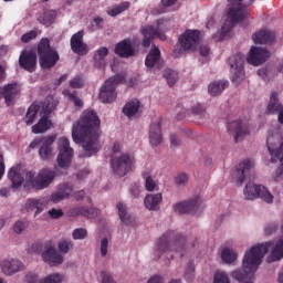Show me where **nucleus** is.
I'll list each match as a JSON object with an SVG mask.
<instances>
[{"instance_id":"obj_56","label":"nucleus","mask_w":283,"mask_h":283,"mask_svg":"<svg viewBox=\"0 0 283 283\" xmlns=\"http://www.w3.org/2000/svg\"><path fill=\"white\" fill-rule=\"evenodd\" d=\"M140 191H143V186H140V182H135L130 187V193L133 198H138V196H140Z\"/></svg>"},{"instance_id":"obj_9","label":"nucleus","mask_w":283,"mask_h":283,"mask_svg":"<svg viewBox=\"0 0 283 283\" xmlns=\"http://www.w3.org/2000/svg\"><path fill=\"white\" fill-rule=\"evenodd\" d=\"M229 65H230V76L232 83H235L237 85H240L244 81V56L242 53H238L232 55L229 59Z\"/></svg>"},{"instance_id":"obj_49","label":"nucleus","mask_w":283,"mask_h":283,"mask_svg":"<svg viewBox=\"0 0 283 283\" xmlns=\"http://www.w3.org/2000/svg\"><path fill=\"white\" fill-rule=\"evenodd\" d=\"M176 187H185L189 182V176L185 172H180L174 178Z\"/></svg>"},{"instance_id":"obj_62","label":"nucleus","mask_w":283,"mask_h":283,"mask_svg":"<svg viewBox=\"0 0 283 283\" xmlns=\"http://www.w3.org/2000/svg\"><path fill=\"white\" fill-rule=\"evenodd\" d=\"M102 283H116L109 272H102Z\"/></svg>"},{"instance_id":"obj_42","label":"nucleus","mask_w":283,"mask_h":283,"mask_svg":"<svg viewBox=\"0 0 283 283\" xmlns=\"http://www.w3.org/2000/svg\"><path fill=\"white\" fill-rule=\"evenodd\" d=\"M57 249L60 253H63L65 255L70 253L72 249H74V242L70 239H62L57 242Z\"/></svg>"},{"instance_id":"obj_23","label":"nucleus","mask_w":283,"mask_h":283,"mask_svg":"<svg viewBox=\"0 0 283 283\" xmlns=\"http://www.w3.org/2000/svg\"><path fill=\"white\" fill-rule=\"evenodd\" d=\"M19 65L27 72H34L36 70V53L22 51L19 57Z\"/></svg>"},{"instance_id":"obj_11","label":"nucleus","mask_w":283,"mask_h":283,"mask_svg":"<svg viewBox=\"0 0 283 283\" xmlns=\"http://www.w3.org/2000/svg\"><path fill=\"white\" fill-rule=\"evenodd\" d=\"M59 151L57 165L60 169H69L74 157V149L70 147V139L66 137L59 138Z\"/></svg>"},{"instance_id":"obj_33","label":"nucleus","mask_w":283,"mask_h":283,"mask_svg":"<svg viewBox=\"0 0 283 283\" xmlns=\"http://www.w3.org/2000/svg\"><path fill=\"white\" fill-rule=\"evenodd\" d=\"M116 209L122 224H126L127 227H129V224H134V217L129 214L127 205L117 202Z\"/></svg>"},{"instance_id":"obj_47","label":"nucleus","mask_w":283,"mask_h":283,"mask_svg":"<svg viewBox=\"0 0 283 283\" xmlns=\"http://www.w3.org/2000/svg\"><path fill=\"white\" fill-rule=\"evenodd\" d=\"M28 227H30V221H28V219H20L14 222L12 229L17 235H21V233L23 231H25V229H28Z\"/></svg>"},{"instance_id":"obj_2","label":"nucleus","mask_w":283,"mask_h":283,"mask_svg":"<svg viewBox=\"0 0 283 283\" xmlns=\"http://www.w3.org/2000/svg\"><path fill=\"white\" fill-rule=\"evenodd\" d=\"M271 253L268 258V262H279L283 258V239H280L275 244L273 242H265L258 245H253L245 251L242 260V269L245 273H255L264 260V255Z\"/></svg>"},{"instance_id":"obj_61","label":"nucleus","mask_w":283,"mask_h":283,"mask_svg":"<svg viewBox=\"0 0 283 283\" xmlns=\"http://www.w3.org/2000/svg\"><path fill=\"white\" fill-rule=\"evenodd\" d=\"M69 98L74 103L75 107H83V101L81 98L76 97V94L70 93Z\"/></svg>"},{"instance_id":"obj_45","label":"nucleus","mask_w":283,"mask_h":283,"mask_svg":"<svg viewBox=\"0 0 283 283\" xmlns=\"http://www.w3.org/2000/svg\"><path fill=\"white\" fill-rule=\"evenodd\" d=\"M230 275L232 280H235V282L244 283V282H248L249 275H251V273H247L244 270L242 271L240 269H237L232 271Z\"/></svg>"},{"instance_id":"obj_60","label":"nucleus","mask_w":283,"mask_h":283,"mask_svg":"<svg viewBox=\"0 0 283 283\" xmlns=\"http://www.w3.org/2000/svg\"><path fill=\"white\" fill-rule=\"evenodd\" d=\"M25 282L27 283H41V281H39V275H36V273H34V272L27 273Z\"/></svg>"},{"instance_id":"obj_25","label":"nucleus","mask_w":283,"mask_h":283,"mask_svg":"<svg viewBox=\"0 0 283 283\" xmlns=\"http://www.w3.org/2000/svg\"><path fill=\"white\" fill-rule=\"evenodd\" d=\"M115 53L122 59H129V56H136V49H134L132 40H123L116 44Z\"/></svg>"},{"instance_id":"obj_1","label":"nucleus","mask_w":283,"mask_h":283,"mask_svg":"<svg viewBox=\"0 0 283 283\" xmlns=\"http://www.w3.org/2000/svg\"><path fill=\"white\" fill-rule=\"evenodd\" d=\"M98 127L101 119L93 109L84 111L80 119L73 125L72 138L74 143H81L85 156H94L98 147Z\"/></svg>"},{"instance_id":"obj_38","label":"nucleus","mask_w":283,"mask_h":283,"mask_svg":"<svg viewBox=\"0 0 283 283\" xmlns=\"http://www.w3.org/2000/svg\"><path fill=\"white\" fill-rule=\"evenodd\" d=\"M227 85H229V82L226 81H216L209 84L208 92L210 96H218L222 94L223 90H227Z\"/></svg>"},{"instance_id":"obj_14","label":"nucleus","mask_w":283,"mask_h":283,"mask_svg":"<svg viewBox=\"0 0 283 283\" xmlns=\"http://www.w3.org/2000/svg\"><path fill=\"white\" fill-rule=\"evenodd\" d=\"M254 167L255 164L251 159H245L239 164L235 171L232 174L235 185L242 186V182H244L247 178H251V176H253Z\"/></svg>"},{"instance_id":"obj_53","label":"nucleus","mask_w":283,"mask_h":283,"mask_svg":"<svg viewBox=\"0 0 283 283\" xmlns=\"http://www.w3.org/2000/svg\"><path fill=\"white\" fill-rule=\"evenodd\" d=\"M258 74L259 76H261V78L263 81H271L273 77V70H269V69H259L258 70Z\"/></svg>"},{"instance_id":"obj_32","label":"nucleus","mask_w":283,"mask_h":283,"mask_svg":"<svg viewBox=\"0 0 283 283\" xmlns=\"http://www.w3.org/2000/svg\"><path fill=\"white\" fill-rule=\"evenodd\" d=\"M283 111L282 102H280V95L272 92L270 95V102L266 107V114H280Z\"/></svg>"},{"instance_id":"obj_41","label":"nucleus","mask_w":283,"mask_h":283,"mask_svg":"<svg viewBox=\"0 0 283 283\" xmlns=\"http://www.w3.org/2000/svg\"><path fill=\"white\" fill-rule=\"evenodd\" d=\"M184 277L186 282H193L196 280V264L193 261H189L184 270Z\"/></svg>"},{"instance_id":"obj_59","label":"nucleus","mask_w":283,"mask_h":283,"mask_svg":"<svg viewBox=\"0 0 283 283\" xmlns=\"http://www.w3.org/2000/svg\"><path fill=\"white\" fill-rule=\"evenodd\" d=\"M70 86L73 90H78L83 86V80L80 76L74 77L73 80L70 81Z\"/></svg>"},{"instance_id":"obj_15","label":"nucleus","mask_w":283,"mask_h":283,"mask_svg":"<svg viewBox=\"0 0 283 283\" xmlns=\"http://www.w3.org/2000/svg\"><path fill=\"white\" fill-rule=\"evenodd\" d=\"M200 207H202V198L196 196L189 200L175 203L172 209L175 213L182 216L185 213H193V211H198Z\"/></svg>"},{"instance_id":"obj_17","label":"nucleus","mask_w":283,"mask_h":283,"mask_svg":"<svg viewBox=\"0 0 283 283\" xmlns=\"http://www.w3.org/2000/svg\"><path fill=\"white\" fill-rule=\"evenodd\" d=\"M160 21H157V25H148L142 28V34L144 36L143 45L144 48H149L151 41L155 36H159L161 41H165L167 38L164 34H160Z\"/></svg>"},{"instance_id":"obj_39","label":"nucleus","mask_w":283,"mask_h":283,"mask_svg":"<svg viewBox=\"0 0 283 283\" xmlns=\"http://www.w3.org/2000/svg\"><path fill=\"white\" fill-rule=\"evenodd\" d=\"M43 107V104L38 105V104H32L25 115V124L27 125H32L34 123V120L36 119V114H39V112L41 113Z\"/></svg>"},{"instance_id":"obj_27","label":"nucleus","mask_w":283,"mask_h":283,"mask_svg":"<svg viewBox=\"0 0 283 283\" xmlns=\"http://www.w3.org/2000/svg\"><path fill=\"white\" fill-rule=\"evenodd\" d=\"M28 171L23 170L20 166L12 167L8 172V178L12 182V187L14 189L21 187L23 182H25V179L23 176H25Z\"/></svg>"},{"instance_id":"obj_37","label":"nucleus","mask_w":283,"mask_h":283,"mask_svg":"<svg viewBox=\"0 0 283 283\" xmlns=\"http://www.w3.org/2000/svg\"><path fill=\"white\" fill-rule=\"evenodd\" d=\"M139 109H140V101L132 99L125 104L122 112L123 114H125V116H128V118H132V116H136V114H138Z\"/></svg>"},{"instance_id":"obj_4","label":"nucleus","mask_w":283,"mask_h":283,"mask_svg":"<svg viewBox=\"0 0 283 283\" xmlns=\"http://www.w3.org/2000/svg\"><path fill=\"white\" fill-rule=\"evenodd\" d=\"M56 178V171L50 168H43L39 170L36 176L32 171L25 172V185H30L36 191H43L48 189L54 179Z\"/></svg>"},{"instance_id":"obj_18","label":"nucleus","mask_w":283,"mask_h":283,"mask_svg":"<svg viewBox=\"0 0 283 283\" xmlns=\"http://www.w3.org/2000/svg\"><path fill=\"white\" fill-rule=\"evenodd\" d=\"M228 132L233 136L234 143H242L249 136V125L244 122H232L228 125Z\"/></svg>"},{"instance_id":"obj_36","label":"nucleus","mask_w":283,"mask_h":283,"mask_svg":"<svg viewBox=\"0 0 283 283\" xmlns=\"http://www.w3.org/2000/svg\"><path fill=\"white\" fill-rule=\"evenodd\" d=\"M71 213L73 216H83L84 218H96L98 216V209L96 208H87V207H78V208H73L71 210Z\"/></svg>"},{"instance_id":"obj_48","label":"nucleus","mask_w":283,"mask_h":283,"mask_svg":"<svg viewBox=\"0 0 283 283\" xmlns=\"http://www.w3.org/2000/svg\"><path fill=\"white\" fill-rule=\"evenodd\" d=\"M213 283H231V279L227 272L219 271L213 276Z\"/></svg>"},{"instance_id":"obj_46","label":"nucleus","mask_w":283,"mask_h":283,"mask_svg":"<svg viewBox=\"0 0 283 283\" xmlns=\"http://www.w3.org/2000/svg\"><path fill=\"white\" fill-rule=\"evenodd\" d=\"M164 77L166 78L169 87H174L178 81V72L167 69L164 71Z\"/></svg>"},{"instance_id":"obj_64","label":"nucleus","mask_w":283,"mask_h":283,"mask_svg":"<svg viewBox=\"0 0 283 283\" xmlns=\"http://www.w3.org/2000/svg\"><path fill=\"white\" fill-rule=\"evenodd\" d=\"M163 276L160 275H154L151 276L147 283H164Z\"/></svg>"},{"instance_id":"obj_57","label":"nucleus","mask_w":283,"mask_h":283,"mask_svg":"<svg viewBox=\"0 0 283 283\" xmlns=\"http://www.w3.org/2000/svg\"><path fill=\"white\" fill-rule=\"evenodd\" d=\"M48 214L50 216V218H52L53 220H59V218H63V210L62 209H51L48 211Z\"/></svg>"},{"instance_id":"obj_30","label":"nucleus","mask_w":283,"mask_h":283,"mask_svg":"<svg viewBox=\"0 0 283 283\" xmlns=\"http://www.w3.org/2000/svg\"><path fill=\"white\" fill-rule=\"evenodd\" d=\"M252 41L259 45H266L275 41V33L269 30H261L252 35Z\"/></svg>"},{"instance_id":"obj_28","label":"nucleus","mask_w":283,"mask_h":283,"mask_svg":"<svg viewBox=\"0 0 283 283\" xmlns=\"http://www.w3.org/2000/svg\"><path fill=\"white\" fill-rule=\"evenodd\" d=\"M145 65L148 67V70H151L153 67L160 70V67H163V60H160L159 48L154 46V49L150 50L146 56Z\"/></svg>"},{"instance_id":"obj_10","label":"nucleus","mask_w":283,"mask_h":283,"mask_svg":"<svg viewBox=\"0 0 283 283\" xmlns=\"http://www.w3.org/2000/svg\"><path fill=\"white\" fill-rule=\"evenodd\" d=\"M243 193L245 200H255L256 198H261V200H264V202H268V205H271V202H273V195H271L268 191L266 187L262 185L249 182L247 184Z\"/></svg>"},{"instance_id":"obj_24","label":"nucleus","mask_w":283,"mask_h":283,"mask_svg":"<svg viewBox=\"0 0 283 283\" xmlns=\"http://www.w3.org/2000/svg\"><path fill=\"white\" fill-rule=\"evenodd\" d=\"M85 32L78 31L77 33L73 34L71 38V50L75 54H87V44L83 42V36Z\"/></svg>"},{"instance_id":"obj_12","label":"nucleus","mask_w":283,"mask_h":283,"mask_svg":"<svg viewBox=\"0 0 283 283\" xmlns=\"http://www.w3.org/2000/svg\"><path fill=\"white\" fill-rule=\"evenodd\" d=\"M120 76H112L109 77L99 91V101L102 103H114L116 101V85L120 83Z\"/></svg>"},{"instance_id":"obj_40","label":"nucleus","mask_w":283,"mask_h":283,"mask_svg":"<svg viewBox=\"0 0 283 283\" xmlns=\"http://www.w3.org/2000/svg\"><path fill=\"white\" fill-rule=\"evenodd\" d=\"M55 19H56V11L50 10L44 12L43 15L38 19V21L39 23H42V25L50 28V25L54 23Z\"/></svg>"},{"instance_id":"obj_16","label":"nucleus","mask_w":283,"mask_h":283,"mask_svg":"<svg viewBox=\"0 0 283 283\" xmlns=\"http://www.w3.org/2000/svg\"><path fill=\"white\" fill-rule=\"evenodd\" d=\"M44 209H48V201L45 199L39 198H29L25 200L23 210L27 213H33V218H39L43 213Z\"/></svg>"},{"instance_id":"obj_34","label":"nucleus","mask_w":283,"mask_h":283,"mask_svg":"<svg viewBox=\"0 0 283 283\" xmlns=\"http://www.w3.org/2000/svg\"><path fill=\"white\" fill-rule=\"evenodd\" d=\"M163 202V193L147 195L144 199V205L148 211H156Z\"/></svg>"},{"instance_id":"obj_8","label":"nucleus","mask_w":283,"mask_h":283,"mask_svg":"<svg viewBox=\"0 0 283 283\" xmlns=\"http://www.w3.org/2000/svg\"><path fill=\"white\" fill-rule=\"evenodd\" d=\"M245 19H249V11H247V8H239L235 10L229 9L228 17L220 30V41L231 32V29L235 23H240Z\"/></svg>"},{"instance_id":"obj_52","label":"nucleus","mask_w":283,"mask_h":283,"mask_svg":"<svg viewBox=\"0 0 283 283\" xmlns=\"http://www.w3.org/2000/svg\"><path fill=\"white\" fill-rule=\"evenodd\" d=\"M73 240H85L87 238V229L85 228H76L72 232Z\"/></svg>"},{"instance_id":"obj_50","label":"nucleus","mask_w":283,"mask_h":283,"mask_svg":"<svg viewBox=\"0 0 283 283\" xmlns=\"http://www.w3.org/2000/svg\"><path fill=\"white\" fill-rule=\"evenodd\" d=\"M63 282V275L59 273L49 274L41 283H61Z\"/></svg>"},{"instance_id":"obj_26","label":"nucleus","mask_w":283,"mask_h":283,"mask_svg":"<svg viewBox=\"0 0 283 283\" xmlns=\"http://www.w3.org/2000/svg\"><path fill=\"white\" fill-rule=\"evenodd\" d=\"M54 140H56V135L43 137V145H41L39 150V156L42 160L52 159V145H54Z\"/></svg>"},{"instance_id":"obj_7","label":"nucleus","mask_w":283,"mask_h":283,"mask_svg":"<svg viewBox=\"0 0 283 283\" xmlns=\"http://www.w3.org/2000/svg\"><path fill=\"white\" fill-rule=\"evenodd\" d=\"M38 54L42 70H50V67H54L59 61V53L52 50L50 46V40L48 38L42 39L39 43Z\"/></svg>"},{"instance_id":"obj_31","label":"nucleus","mask_w":283,"mask_h":283,"mask_svg":"<svg viewBox=\"0 0 283 283\" xmlns=\"http://www.w3.org/2000/svg\"><path fill=\"white\" fill-rule=\"evenodd\" d=\"M149 143L153 147L163 145V129L160 127V122H155L150 125Z\"/></svg>"},{"instance_id":"obj_44","label":"nucleus","mask_w":283,"mask_h":283,"mask_svg":"<svg viewBox=\"0 0 283 283\" xmlns=\"http://www.w3.org/2000/svg\"><path fill=\"white\" fill-rule=\"evenodd\" d=\"M221 259L226 264H233L238 260V253L231 249H223L221 252Z\"/></svg>"},{"instance_id":"obj_22","label":"nucleus","mask_w":283,"mask_h":283,"mask_svg":"<svg viewBox=\"0 0 283 283\" xmlns=\"http://www.w3.org/2000/svg\"><path fill=\"white\" fill-rule=\"evenodd\" d=\"M21 85L19 83H10L0 88V96H3L4 103L10 106L14 103V98L19 96Z\"/></svg>"},{"instance_id":"obj_3","label":"nucleus","mask_w":283,"mask_h":283,"mask_svg":"<svg viewBox=\"0 0 283 283\" xmlns=\"http://www.w3.org/2000/svg\"><path fill=\"white\" fill-rule=\"evenodd\" d=\"M189 241L182 234H175L174 232L164 233L155 248L154 260L158 262L167 251H182V249H189Z\"/></svg>"},{"instance_id":"obj_29","label":"nucleus","mask_w":283,"mask_h":283,"mask_svg":"<svg viewBox=\"0 0 283 283\" xmlns=\"http://www.w3.org/2000/svg\"><path fill=\"white\" fill-rule=\"evenodd\" d=\"M107 56H109V49L102 46L94 52L93 65L97 70H103L107 65Z\"/></svg>"},{"instance_id":"obj_19","label":"nucleus","mask_w":283,"mask_h":283,"mask_svg":"<svg viewBox=\"0 0 283 283\" xmlns=\"http://www.w3.org/2000/svg\"><path fill=\"white\" fill-rule=\"evenodd\" d=\"M266 59H271V52L266 49L252 46L247 61L250 65H255L258 67L259 65H262Z\"/></svg>"},{"instance_id":"obj_51","label":"nucleus","mask_w":283,"mask_h":283,"mask_svg":"<svg viewBox=\"0 0 283 283\" xmlns=\"http://www.w3.org/2000/svg\"><path fill=\"white\" fill-rule=\"evenodd\" d=\"M192 114H196V116H199L202 120H207V118H209V114H207V111H205L200 104L192 107Z\"/></svg>"},{"instance_id":"obj_21","label":"nucleus","mask_w":283,"mask_h":283,"mask_svg":"<svg viewBox=\"0 0 283 283\" xmlns=\"http://www.w3.org/2000/svg\"><path fill=\"white\" fill-rule=\"evenodd\" d=\"M42 260L49 266H60L63 263V254L54 247H49L42 252Z\"/></svg>"},{"instance_id":"obj_58","label":"nucleus","mask_w":283,"mask_h":283,"mask_svg":"<svg viewBox=\"0 0 283 283\" xmlns=\"http://www.w3.org/2000/svg\"><path fill=\"white\" fill-rule=\"evenodd\" d=\"M32 39H36V31L27 32L21 36L22 43H30Z\"/></svg>"},{"instance_id":"obj_5","label":"nucleus","mask_w":283,"mask_h":283,"mask_svg":"<svg viewBox=\"0 0 283 283\" xmlns=\"http://www.w3.org/2000/svg\"><path fill=\"white\" fill-rule=\"evenodd\" d=\"M111 167L115 176L123 178L133 169H136V156L132 153H123L120 155L113 156L111 159Z\"/></svg>"},{"instance_id":"obj_63","label":"nucleus","mask_w":283,"mask_h":283,"mask_svg":"<svg viewBox=\"0 0 283 283\" xmlns=\"http://www.w3.org/2000/svg\"><path fill=\"white\" fill-rule=\"evenodd\" d=\"M266 235H271V233H275L277 231V226L275 223H270L264 229Z\"/></svg>"},{"instance_id":"obj_6","label":"nucleus","mask_w":283,"mask_h":283,"mask_svg":"<svg viewBox=\"0 0 283 283\" xmlns=\"http://www.w3.org/2000/svg\"><path fill=\"white\" fill-rule=\"evenodd\" d=\"M59 102L52 96L45 98L42 103V111L40 112L41 118L39 122L32 126V134H45L50 127H52V122L48 118L54 109H56Z\"/></svg>"},{"instance_id":"obj_20","label":"nucleus","mask_w":283,"mask_h":283,"mask_svg":"<svg viewBox=\"0 0 283 283\" xmlns=\"http://www.w3.org/2000/svg\"><path fill=\"white\" fill-rule=\"evenodd\" d=\"M1 271L4 275H15L25 269V264L18 259H6L0 263Z\"/></svg>"},{"instance_id":"obj_43","label":"nucleus","mask_w":283,"mask_h":283,"mask_svg":"<svg viewBox=\"0 0 283 283\" xmlns=\"http://www.w3.org/2000/svg\"><path fill=\"white\" fill-rule=\"evenodd\" d=\"M129 9V2H122L120 4H116L113 8L107 10V14L109 17H118V14H122V12H125V10Z\"/></svg>"},{"instance_id":"obj_54","label":"nucleus","mask_w":283,"mask_h":283,"mask_svg":"<svg viewBox=\"0 0 283 283\" xmlns=\"http://www.w3.org/2000/svg\"><path fill=\"white\" fill-rule=\"evenodd\" d=\"M156 181L150 176L145 178V189L146 191H156Z\"/></svg>"},{"instance_id":"obj_13","label":"nucleus","mask_w":283,"mask_h":283,"mask_svg":"<svg viewBox=\"0 0 283 283\" xmlns=\"http://www.w3.org/2000/svg\"><path fill=\"white\" fill-rule=\"evenodd\" d=\"M200 41V31L198 30H186L179 36L180 50L179 54L182 52H193V50L198 46Z\"/></svg>"},{"instance_id":"obj_55","label":"nucleus","mask_w":283,"mask_h":283,"mask_svg":"<svg viewBox=\"0 0 283 283\" xmlns=\"http://www.w3.org/2000/svg\"><path fill=\"white\" fill-rule=\"evenodd\" d=\"M108 247H109V241L107 240V238H103L101 240V245H99V251H101L102 258H106Z\"/></svg>"},{"instance_id":"obj_35","label":"nucleus","mask_w":283,"mask_h":283,"mask_svg":"<svg viewBox=\"0 0 283 283\" xmlns=\"http://www.w3.org/2000/svg\"><path fill=\"white\" fill-rule=\"evenodd\" d=\"M70 196H72V185L64 184L57 192L51 196V200L56 205L61 202V200H65V198H70Z\"/></svg>"}]
</instances>
